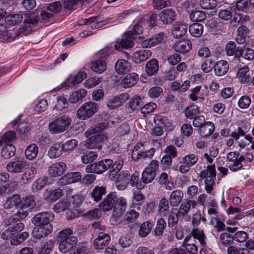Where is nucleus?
Segmentation results:
<instances>
[{"label": "nucleus", "mask_w": 254, "mask_h": 254, "mask_svg": "<svg viewBox=\"0 0 254 254\" xmlns=\"http://www.w3.org/2000/svg\"><path fill=\"white\" fill-rule=\"evenodd\" d=\"M98 104L93 102L85 103L77 110V116L79 118L85 119L92 116L98 110Z\"/></svg>", "instance_id": "423d86ee"}, {"label": "nucleus", "mask_w": 254, "mask_h": 254, "mask_svg": "<svg viewBox=\"0 0 254 254\" xmlns=\"http://www.w3.org/2000/svg\"><path fill=\"white\" fill-rule=\"evenodd\" d=\"M241 47H237L233 41H229L225 46L226 55L229 57V60L236 63L239 62V54Z\"/></svg>", "instance_id": "6e6552de"}, {"label": "nucleus", "mask_w": 254, "mask_h": 254, "mask_svg": "<svg viewBox=\"0 0 254 254\" xmlns=\"http://www.w3.org/2000/svg\"><path fill=\"white\" fill-rule=\"evenodd\" d=\"M87 92L85 89H81L78 91L73 92L69 97V101L72 103H76L80 100L84 98Z\"/></svg>", "instance_id": "864d4df0"}, {"label": "nucleus", "mask_w": 254, "mask_h": 254, "mask_svg": "<svg viewBox=\"0 0 254 254\" xmlns=\"http://www.w3.org/2000/svg\"><path fill=\"white\" fill-rule=\"evenodd\" d=\"M166 227V222L164 219L162 218L158 219L154 231V235L157 236H161Z\"/></svg>", "instance_id": "4d7b16f0"}, {"label": "nucleus", "mask_w": 254, "mask_h": 254, "mask_svg": "<svg viewBox=\"0 0 254 254\" xmlns=\"http://www.w3.org/2000/svg\"><path fill=\"white\" fill-rule=\"evenodd\" d=\"M156 173L152 171L145 169L142 173V180L144 184H148L152 182L155 177Z\"/></svg>", "instance_id": "052dcab7"}, {"label": "nucleus", "mask_w": 254, "mask_h": 254, "mask_svg": "<svg viewBox=\"0 0 254 254\" xmlns=\"http://www.w3.org/2000/svg\"><path fill=\"white\" fill-rule=\"evenodd\" d=\"M179 159L181 165L179 168L177 166L174 170L179 171L182 174H186L190 170V168L197 162L199 158L197 155L190 153L180 157Z\"/></svg>", "instance_id": "7ed1b4c3"}, {"label": "nucleus", "mask_w": 254, "mask_h": 254, "mask_svg": "<svg viewBox=\"0 0 254 254\" xmlns=\"http://www.w3.org/2000/svg\"><path fill=\"white\" fill-rule=\"evenodd\" d=\"M158 182L159 185L164 187L167 190L173 189V183L170 182L168 175L166 173L163 172L160 174Z\"/></svg>", "instance_id": "09e8293b"}, {"label": "nucleus", "mask_w": 254, "mask_h": 254, "mask_svg": "<svg viewBox=\"0 0 254 254\" xmlns=\"http://www.w3.org/2000/svg\"><path fill=\"white\" fill-rule=\"evenodd\" d=\"M21 202L19 195L16 194L9 197L4 202L3 206L5 209L16 207L20 204Z\"/></svg>", "instance_id": "2f4dec72"}, {"label": "nucleus", "mask_w": 254, "mask_h": 254, "mask_svg": "<svg viewBox=\"0 0 254 254\" xmlns=\"http://www.w3.org/2000/svg\"><path fill=\"white\" fill-rule=\"evenodd\" d=\"M38 152V147L35 143H32L28 145L25 151V155L26 158L30 160H32L36 158Z\"/></svg>", "instance_id": "a18cd8bd"}, {"label": "nucleus", "mask_w": 254, "mask_h": 254, "mask_svg": "<svg viewBox=\"0 0 254 254\" xmlns=\"http://www.w3.org/2000/svg\"><path fill=\"white\" fill-rule=\"evenodd\" d=\"M15 152V147L11 144H6L1 151V156L5 159H8L13 156Z\"/></svg>", "instance_id": "49530a36"}, {"label": "nucleus", "mask_w": 254, "mask_h": 254, "mask_svg": "<svg viewBox=\"0 0 254 254\" xmlns=\"http://www.w3.org/2000/svg\"><path fill=\"white\" fill-rule=\"evenodd\" d=\"M72 122V119L67 115L55 117L49 125V129L53 133L63 132L66 130Z\"/></svg>", "instance_id": "f03ea898"}, {"label": "nucleus", "mask_w": 254, "mask_h": 254, "mask_svg": "<svg viewBox=\"0 0 254 254\" xmlns=\"http://www.w3.org/2000/svg\"><path fill=\"white\" fill-rule=\"evenodd\" d=\"M139 216V213L134 209H130L127 212L124 217L125 224L133 223L136 221Z\"/></svg>", "instance_id": "ea45409f"}, {"label": "nucleus", "mask_w": 254, "mask_h": 254, "mask_svg": "<svg viewBox=\"0 0 254 254\" xmlns=\"http://www.w3.org/2000/svg\"><path fill=\"white\" fill-rule=\"evenodd\" d=\"M236 40L238 44H243L246 41V38L249 33V29L245 25L240 26L237 30Z\"/></svg>", "instance_id": "c9c22d12"}, {"label": "nucleus", "mask_w": 254, "mask_h": 254, "mask_svg": "<svg viewBox=\"0 0 254 254\" xmlns=\"http://www.w3.org/2000/svg\"><path fill=\"white\" fill-rule=\"evenodd\" d=\"M190 17L192 21H202L205 19L206 15L203 11L197 10L191 12Z\"/></svg>", "instance_id": "69168bd1"}, {"label": "nucleus", "mask_w": 254, "mask_h": 254, "mask_svg": "<svg viewBox=\"0 0 254 254\" xmlns=\"http://www.w3.org/2000/svg\"><path fill=\"white\" fill-rule=\"evenodd\" d=\"M73 231L70 228H67L60 231L57 238L59 251L62 253L69 252L76 244L77 239L72 236Z\"/></svg>", "instance_id": "f257e3e1"}, {"label": "nucleus", "mask_w": 254, "mask_h": 254, "mask_svg": "<svg viewBox=\"0 0 254 254\" xmlns=\"http://www.w3.org/2000/svg\"><path fill=\"white\" fill-rule=\"evenodd\" d=\"M35 228L32 232V236L35 239H40L50 234L53 231V226H48L45 228L41 226H38Z\"/></svg>", "instance_id": "bb28decb"}, {"label": "nucleus", "mask_w": 254, "mask_h": 254, "mask_svg": "<svg viewBox=\"0 0 254 254\" xmlns=\"http://www.w3.org/2000/svg\"><path fill=\"white\" fill-rule=\"evenodd\" d=\"M106 193V190L105 188L102 186H97L93 189L91 193V196L95 201L98 202L101 199L102 196L105 194Z\"/></svg>", "instance_id": "de8ad7c7"}, {"label": "nucleus", "mask_w": 254, "mask_h": 254, "mask_svg": "<svg viewBox=\"0 0 254 254\" xmlns=\"http://www.w3.org/2000/svg\"><path fill=\"white\" fill-rule=\"evenodd\" d=\"M130 181V175L128 171H123L118 175L116 186L118 190H125Z\"/></svg>", "instance_id": "4468645a"}, {"label": "nucleus", "mask_w": 254, "mask_h": 254, "mask_svg": "<svg viewBox=\"0 0 254 254\" xmlns=\"http://www.w3.org/2000/svg\"><path fill=\"white\" fill-rule=\"evenodd\" d=\"M103 78L94 76L86 80L84 84V87L87 88H93L98 85L102 80Z\"/></svg>", "instance_id": "338daca9"}, {"label": "nucleus", "mask_w": 254, "mask_h": 254, "mask_svg": "<svg viewBox=\"0 0 254 254\" xmlns=\"http://www.w3.org/2000/svg\"><path fill=\"white\" fill-rule=\"evenodd\" d=\"M229 67V65L227 61L224 60L218 61L214 65L215 75L219 76L225 75L227 72Z\"/></svg>", "instance_id": "b1692460"}, {"label": "nucleus", "mask_w": 254, "mask_h": 254, "mask_svg": "<svg viewBox=\"0 0 254 254\" xmlns=\"http://www.w3.org/2000/svg\"><path fill=\"white\" fill-rule=\"evenodd\" d=\"M131 70L130 63L125 60H118L115 65V70L118 74H125Z\"/></svg>", "instance_id": "cd10ccee"}, {"label": "nucleus", "mask_w": 254, "mask_h": 254, "mask_svg": "<svg viewBox=\"0 0 254 254\" xmlns=\"http://www.w3.org/2000/svg\"><path fill=\"white\" fill-rule=\"evenodd\" d=\"M22 230H18V229H5L3 228L0 233V238L4 241H10L15 234L18 232Z\"/></svg>", "instance_id": "c03bdc74"}, {"label": "nucleus", "mask_w": 254, "mask_h": 254, "mask_svg": "<svg viewBox=\"0 0 254 254\" xmlns=\"http://www.w3.org/2000/svg\"><path fill=\"white\" fill-rule=\"evenodd\" d=\"M14 219L13 216L4 219L2 222L4 226V228L16 229V228L18 230H23L24 227V224L21 222L16 223L14 222Z\"/></svg>", "instance_id": "473e14b6"}, {"label": "nucleus", "mask_w": 254, "mask_h": 254, "mask_svg": "<svg viewBox=\"0 0 254 254\" xmlns=\"http://www.w3.org/2000/svg\"><path fill=\"white\" fill-rule=\"evenodd\" d=\"M109 56L108 54H106L103 57L92 62L90 65L91 69L98 73H102L104 72L107 68V64L105 62V58Z\"/></svg>", "instance_id": "4be33fe9"}, {"label": "nucleus", "mask_w": 254, "mask_h": 254, "mask_svg": "<svg viewBox=\"0 0 254 254\" xmlns=\"http://www.w3.org/2000/svg\"><path fill=\"white\" fill-rule=\"evenodd\" d=\"M155 151L156 149L154 148H151V149L146 150H145V149L141 150L138 153L135 154V155L131 157V158L132 160L135 161H138L139 159L141 158H151L153 156Z\"/></svg>", "instance_id": "e433bc0d"}, {"label": "nucleus", "mask_w": 254, "mask_h": 254, "mask_svg": "<svg viewBox=\"0 0 254 254\" xmlns=\"http://www.w3.org/2000/svg\"><path fill=\"white\" fill-rule=\"evenodd\" d=\"M152 54L149 50H143L135 52L133 55V59L135 63L139 64L148 59Z\"/></svg>", "instance_id": "c85d7f7f"}, {"label": "nucleus", "mask_w": 254, "mask_h": 254, "mask_svg": "<svg viewBox=\"0 0 254 254\" xmlns=\"http://www.w3.org/2000/svg\"><path fill=\"white\" fill-rule=\"evenodd\" d=\"M199 5L203 9H213L217 5L216 0H200Z\"/></svg>", "instance_id": "774afa93"}, {"label": "nucleus", "mask_w": 254, "mask_h": 254, "mask_svg": "<svg viewBox=\"0 0 254 254\" xmlns=\"http://www.w3.org/2000/svg\"><path fill=\"white\" fill-rule=\"evenodd\" d=\"M139 75L135 73L131 72L127 74L121 81V85L127 88L133 86L138 81Z\"/></svg>", "instance_id": "aec40b11"}, {"label": "nucleus", "mask_w": 254, "mask_h": 254, "mask_svg": "<svg viewBox=\"0 0 254 254\" xmlns=\"http://www.w3.org/2000/svg\"><path fill=\"white\" fill-rule=\"evenodd\" d=\"M97 154L94 151H88L81 156V161L84 164L93 162L97 158Z\"/></svg>", "instance_id": "6e6d98bb"}, {"label": "nucleus", "mask_w": 254, "mask_h": 254, "mask_svg": "<svg viewBox=\"0 0 254 254\" xmlns=\"http://www.w3.org/2000/svg\"><path fill=\"white\" fill-rule=\"evenodd\" d=\"M37 173V169L34 166H31L29 168H26V171L22 175L21 179L29 181L34 178Z\"/></svg>", "instance_id": "e2e57ef3"}, {"label": "nucleus", "mask_w": 254, "mask_h": 254, "mask_svg": "<svg viewBox=\"0 0 254 254\" xmlns=\"http://www.w3.org/2000/svg\"><path fill=\"white\" fill-rule=\"evenodd\" d=\"M23 19V16L21 14L16 13L10 14L6 17L5 20L8 25H13L20 23Z\"/></svg>", "instance_id": "5fc2aeb1"}, {"label": "nucleus", "mask_w": 254, "mask_h": 254, "mask_svg": "<svg viewBox=\"0 0 254 254\" xmlns=\"http://www.w3.org/2000/svg\"><path fill=\"white\" fill-rule=\"evenodd\" d=\"M48 178L46 177L39 178L32 186V190L33 192L40 190L47 183Z\"/></svg>", "instance_id": "603ef678"}, {"label": "nucleus", "mask_w": 254, "mask_h": 254, "mask_svg": "<svg viewBox=\"0 0 254 254\" xmlns=\"http://www.w3.org/2000/svg\"><path fill=\"white\" fill-rule=\"evenodd\" d=\"M190 234L194 239L198 240L202 246H204L206 237L202 230L197 228H193L191 231Z\"/></svg>", "instance_id": "3c124183"}, {"label": "nucleus", "mask_w": 254, "mask_h": 254, "mask_svg": "<svg viewBox=\"0 0 254 254\" xmlns=\"http://www.w3.org/2000/svg\"><path fill=\"white\" fill-rule=\"evenodd\" d=\"M199 112V108L194 105L188 106L184 111L185 117L190 119H193L194 116Z\"/></svg>", "instance_id": "13d9d810"}, {"label": "nucleus", "mask_w": 254, "mask_h": 254, "mask_svg": "<svg viewBox=\"0 0 254 254\" xmlns=\"http://www.w3.org/2000/svg\"><path fill=\"white\" fill-rule=\"evenodd\" d=\"M191 42L188 40H183L176 42L173 45V49L176 52L184 54L190 51L191 49Z\"/></svg>", "instance_id": "5701e85b"}, {"label": "nucleus", "mask_w": 254, "mask_h": 254, "mask_svg": "<svg viewBox=\"0 0 254 254\" xmlns=\"http://www.w3.org/2000/svg\"><path fill=\"white\" fill-rule=\"evenodd\" d=\"M64 151L62 144L56 143L50 147L47 155L51 158H56L60 157Z\"/></svg>", "instance_id": "72a5a7b5"}, {"label": "nucleus", "mask_w": 254, "mask_h": 254, "mask_svg": "<svg viewBox=\"0 0 254 254\" xmlns=\"http://www.w3.org/2000/svg\"><path fill=\"white\" fill-rule=\"evenodd\" d=\"M214 124L211 122H205L199 129V132L201 136L207 137L214 131Z\"/></svg>", "instance_id": "4c0bfd02"}, {"label": "nucleus", "mask_w": 254, "mask_h": 254, "mask_svg": "<svg viewBox=\"0 0 254 254\" xmlns=\"http://www.w3.org/2000/svg\"><path fill=\"white\" fill-rule=\"evenodd\" d=\"M220 241L223 245L227 247L233 244L235 240L234 236L231 235L228 233H223L220 235Z\"/></svg>", "instance_id": "680f3d73"}, {"label": "nucleus", "mask_w": 254, "mask_h": 254, "mask_svg": "<svg viewBox=\"0 0 254 254\" xmlns=\"http://www.w3.org/2000/svg\"><path fill=\"white\" fill-rule=\"evenodd\" d=\"M153 227V224L150 221L143 222L139 227L138 235L142 238L146 237L150 232Z\"/></svg>", "instance_id": "58836bf2"}, {"label": "nucleus", "mask_w": 254, "mask_h": 254, "mask_svg": "<svg viewBox=\"0 0 254 254\" xmlns=\"http://www.w3.org/2000/svg\"><path fill=\"white\" fill-rule=\"evenodd\" d=\"M29 233L27 232L19 233L15 236L14 235L10 240V243L12 246H17L23 243L29 237Z\"/></svg>", "instance_id": "8fccbe9b"}, {"label": "nucleus", "mask_w": 254, "mask_h": 254, "mask_svg": "<svg viewBox=\"0 0 254 254\" xmlns=\"http://www.w3.org/2000/svg\"><path fill=\"white\" fill-rule=\"evenodd\" d=\"M212 177L216 178V170L214 165H208L206 169L200 172L199 174L200 180Z\"/></svg>", "instance_id": "37998d69"}, {"label": "nucleus", "mask_w": 254, "mask_h": 254, "mask_svg": "<svg viewBox=\"0 0 254 254\" xmlns=\"http://www.w3.org/2000/svg\"><path fill=\"white\" fill-rule=\"evenodd\" d=\"M86 73L84 72H79L73 77H69L67 80L63 82L61 86L64 87H71L80 83L83 79L86 78Z\"/></svg>", "instance_id": "a211bd4d"}, {"label": "nucleus", "mask_w": 254, "mask_h": 254, "mask_svg": "<svg viewBox=\"0 0 254 254\" xmlns=\"http://www.w3.org/2000/svg\"><path fill=\"white\" fill-rule=\"evenodd\" d=\"M176 16L175 11L172 8L166 9L159 14V19L165 24L171 23Z\"/></svg>", "instance_id": "f3484780"}, {"label": "nucleus", "mask_w": 254, "mask_h": 254, "mask_svg": "<svg viewBox=\"0 0 254 254\" xmlns=\"http://www.w3.org/2000/svg\"><path fill=\"white\" fill-rule=\"evenodd\" d=\"M184 197L183 192L180 190L173 191L169 197V202L172 206H178L181 202Z\"/></svg>", "instance_id": "393cba45"}, {"label": "nucleus", "mask_w": 254, "mask_h": 254, "mask_svg": "<svg viewBox=\"0 0 254 254\" xmlns=\"http://www.w3.org/2000/svg\"><path fill=\"white\" fill-rule=\"evenodd\" d=\"M132 34L130 32L125 33L122 36V38L117 42L116 49H118V48H120V47L128 49L132 47L134 44Z\"/></svg>", "instance_id": "dca6fc26"}, {"label": "nucleus", "mask_w": 254, "mask_h": 254, "mask_svg": "<svg viewBox=\"0 0 254 254\" xmlns=\"http://www.w3.org/2000/svg\"><path fill=\"white\" fill-rule=\"evenodd\" d=\"M68 102L64 96H59L57 98V102L54 108L58 111H63L67 108Z\"/></svg>", "instance_id": "bf43d9fd"}, {"label": "nucleus", "mask_w": 254, "mask_h": 254, "mask_svg": "<svg viewBox=\"0 0 254 254\" xmlns=\"http://www.w3.org/2000/svg\"><path fill=\"white\" fill-rule=\"evenodd\" d=\"M245 139L248 142V143H247L244 140H240L238 141L240 147L241 148H244L250 144H251V149L254 150V138L251 135L247 134L245 135Z\"/></svg>", "instance_id": "0e129e2a"}, {"label": "nucleus", "mask_w": 254, "mask_h": 254, "mask_svg": "<svg viewBox=\"0 0 254 254\" xmlns=\"http://www.w3.org/2000/svg\"><path fill=\"white\" fill-rule=\"evenodd\" d=\"M241 58H243L248 61L253 60L254 59V50L247 45L241 47L239 62L240 61Z\"/></svg>", "instance_id": "7c9ffc66"}, {"label": "nucleus", "mask_w": 254, "mask_h": 254, "mask_svg": "<svg viewBox=\"0 0 254 254\" xmlns=\"http://www.w3.org/2000/svg\"><path fill=\"white\" fill-rule=\"evenodd\" d=\"M195 202L190 200L186 199L182 202L177 211V214L180 218H185L187 221L190 219V216L188 213L190 209L191 206L194 207Z\"/></svg>", "instance_id": "f8f14e48"}, {"label": "nucleus", "mask_w": 254, "mask_h": 254, "mask_svg": "<svg viewBox=\"0 0 254 254\" xmlns=\"http://www.w3.org/2000/svg\"><path fill=\"white\" fill-rule=\"evenodd\" d=\"M54 219V214L51 212L45 211L40 212L35 215L32 219V223L37 226L47 228L53 226L51 223Z\"/></svg>", "instance_id": "39448f33"}, {"label": "nucleus", "mask_w": 254, "mask_h": 254, "mask_svg": "<svg viewBox=\"0 0 254 254\" xmlns=\"http://www.w3.org/2000/svg\"><path fill=\"white\" fill-rule=\"evenodd\" d=\"M81 175L79 172H70L66 174L60 179V183L63 185L76 183L80 181Z\"/></svg>", "instance_id": "6ab92c4d"}, {"label": "nucleus", "mask_w": 254, "mask_h": 254, "mask_svg": "<svg viewBox=\"0 0 254 254\" xmlns=\"http://www.w3.org/2000/svg\"><path fill=\"white\" fill-rule=\"evenodd\" d=\"M189 32L194 37H200L203 33V26L198 23L191 24L189 27Z\"/></svg>", "instance_id": "79ce46f5"}, {"label": "nucleus", "mask_w": 254, "mask_h": 254, "mask_svg": "<svg viewBox=\"0 0 254 254\" xmlns=\"http://www.w3.org/2000/svg\"><path fill=\"white\" fill-rule=\"evenodd\" d=\"M159 69V64L157 60L152 59L146 64L145 71L147 74L152 76L156 73Z\"/></svg>", "instance_id": "f704fd0d"}, {"label": "nucleus", "mask_w": 254, "mask_h": 254, "mask_svg": "<svg viewBox=\"0 0 254 254\" xmlns=\"http://www.w3.org/2000/svg\"><path fill=\"white\" fill-rule=\"evenodd\" d=\"M127 199L124 197H117V201L115 206V211L118 213L123 214L127 210Z\"/></svg>", "instance_id": "a19ab883"}, {"label": "nucleus", "mask_w": 254, "mask_h": 254, "mask_svg": "<svg viewBox=\"0 0 254 254\" xmlns=\"http://www.w3.org/2000/svg\"><path fill=\"white\" fill-rule=\"evenodd\" d=\"M187 31V25L181 21H177L173 24L172 32L175 38H180L184 36Z\"/></svg>", "instance_id": "412c9836"}, {"label": "nucleus", "mask_w": 254, "mask_h": 254, "mask_svg": "<svg viewBox=\"0 0 254 254\" xmlns=\"http://www.w3.org/2000/svg\"><path fill=\"white\" fill-rule=\"evenodd\" d=\"M110 239L108 234L100 232L94 241V247L97 250H102L109 244Z\"/></svg>", "instance_id": "2eb2a0df"}, {"label": "nucleus", "mask_w": 254, "mask_h": 254, "mask_svg": "<svg viewBox=\"0 0 254 254\" xmlns=\"http://www.w3.org/2000/svg\"><path fill=\"white\" fill-rule=\"evenodd\" d=\"M27 166L26 161L23 159L18 158L8 163L6 165V169L10 173H19L25 170Z\"/></svg>", "instance_id": "1a4fd4ad"}, {"label": "nucleus", "mask_w": 254, "mask_h": 254, "mask_svg": "<svg viewBox=\"0 0 254 254\" xmlns=\"http://www.w3.org/2000/svg\"><path fill=\"white\" fill-rule=\"evenodd\" d=\"M169 201L165 197L162 198L158 204L157 212L161 217H165L169 214Z\"/></svg>", "instance_id": "c756f323"}, {"label": "nucleus", "mask_w": 254, "mask_h": 254, "mask_svg": "<svg viewBox=\"0 0 254 254\" xmlns=\"http://www.w3.org/2000/svg\"><path fill=\"white\" fill-rule=\"evenodd\" d=\"M117 195L115 192H111L107 195L103 202L99 204V208L103 211H108L112 208L115 209Z\"/></svg>", "instance_id": "ddd939ff"}, {"label": "nucleus", "mask_w": 254, "mask_h": 254, "mask_svg": "<svg viewBox=\"0 0 254 254\" xmlns=\"http://www.w3.org/2000/svg\"><path fill=\"white\" fill-rule=\"evenodd\" d=\"M67 170L66 164L58 162L51 165L48 170V174L51 177H58L63 175Z\"/></svg>", "instance_id": "9d476101"}, {"label": "nucleus", "mask_w": 254, "mask_h": 254, "mask_svg": "<svg viewBox=\"0 0 254 254\" xmlns=\"http://www.w3.org/2000/svg\"><path fill=\"white\" fill-rule=\"evenodd\" d=\"M129 99V95L124 93L110 98L107 100L106 104L109 109L113 110L120 107Z\"/></svg>", "instance_id": "0eeeda50"}, {"label": "nucleus", "mask_w": 254, "mask_h": 254, "mask_svg": "<svg viewBox=\"0 0 254 254\" xmlns=\"http://www.w3.org/2000/svg\"><path fill=\"white\" fill-rule=\"evenodd\" d=\"M250 68L248 66L245 65L239 69L237 72V77L239 79L240 81L244 84H247L251 80V77L248 73Z\"/></svg>", "instance_id": "a878e982"}, {"label": "nucleus", "mask_w": 254, "mask_h": 254, "mask_svg": "<svg viewBox=\"0 0 254 254\" xmlns=\"http://www.w3.org/2000/svg\"><path fill=\"white\" fill-rule=\"evenodd\" d=\"M112 164V160L103 159L88 165L86 167V171L87 173L101 174L108 170Z\"/></svg>", "instance_id": "20e7f679"}, {"label": "nucleus", "mask_w": 254, "mask_h": 254, "mask_svg": "<svg viewBox=\"0 0 254 254\" xmlns=\"http://www.w3.org/2000/svg\"><path fill=\"white\" fill-rule=\"evenodd\" d=\"M167 38L166 34L160 32L150 38L146 39L142 42L141 46L143 48H148L155 46L162 43L165 42Z\"/></svg>", "instance_id": "9b49d317"}]
</instances>
